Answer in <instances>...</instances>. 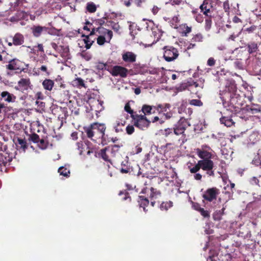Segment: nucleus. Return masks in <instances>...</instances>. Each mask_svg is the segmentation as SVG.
<instances>
[{
    "mask_svg": "<svg viewBox=\"0 0 261 261\" xmlns=\"http://www.w3.org/2000/svg\"><path fill=\"white\" fill-rule=\"evenodd\" d=\"M12 160V156L7 152H0V166H6Z\"/></svg>",
    "mask_w": 261,
    "mask_h": 261,
    "instance_id": "nucleus-16",
    "label": "nucleus"
},
{
    "mask_svg": "<svg viewBox=\"0 0 261 261\" xmlns=\"http://www.w3.org/2000/svg\"><path fill=\"white\" fill-rule=\"evenodd\" d=\"M57 51L60 54L62 57L69 59V48L68 46L59 45Z\"/></svg>",
    "mask_w": 261,
    "mask_h": 261,
    "instance_id": "nucleus-23",
    "label": "nucleus"
},
{
    "mask_svg": "<svg viewBox=\"0 0 261 261\" xmlns=\"http://www.w3.org/2000/svg\"><path fill=\"white\" fill-rule=\"evenodd\" d=\"M192 206L195 210H196L198 212H199L200 209H201L202 208L200 206V204L198 203H193Z\"/></svg>",
    "mask_w": 261,
    "mask_h": 261,
    "instance_id": "nucleus-63",
    "label": "nucleus"
},
{
    "mask_svg": "<svg viewBox=\"0 0 261 261\" xmlns=\"http://www.w3.org/2000/svg\"><path fill=\"white\" fill-rule=\"evenodd\" d=\"M203 37L200 33H198L194 35L191 39V42H202L203 41Z\"/></svg>",
    "mask_w": 261,
    "mask_h": 261,
    "instance_id": "nucleus-48",
    "label": "nucleus"
},
{
    "mask_svg": "<svg viewBox=\"0 0 261 261\" xmlns=\"http://www.w3.org/2000/svg\"><path fill=\"white\" fill-rule=\"evenodd\" d=\"M190 124L188 120L184 117H181L178 121L174 125V133L177 136L184 135L185 130Z\"/></svg>",
    "mask_w": 261,
    "mask_h": 261,
    "instance_id": "nucleus-5",
    "label": "nucleus"
},
{
    "mask_svg": "<svg viewBox=\"0 0 261 261\" xmlns=\"http://www.w3.org/2000/svg\"><path fill=\"white\" fill-rule=\"evenodd\" d=\"M17 143L19 145V147L25 151L28 148V144L25 139L17 138Z\"/></svg>",
    "mask_w": 261,
    "mask_h": 261,
    "instance_id": "nucleus-37",
    "label": "nucleus"
},
{
    "mask_svg": "<svg viewBox=\"0 0 261 261\" xmlns=\"http://www.w3.org/2000/svg\"><path fill=\"white\" fill-rule=\"evenodd\" d=\"M142 150V148L141 146V144H138L137 145H136L135 146V147L134 148V150H133V151L136 153V154H138V153H140Z\"/></svg>",
    "mask_w": 261,
    "mask_h": 261,
    "instance_id": "nucleus-59",
    "label": "nucleus"
},
{
    "mask_svg": "<svg viewBox=\"0 0 261 261\" xmlns=\"http://www.w3.org/2000/svg\"><path fill=\"white\" fill-rule=\"evenodd\" d=\"M48 28L40 25H33L31 30L33 35L36 38L39 37L43 31H47Z\"/></svg>",
    "mask_w": 261,
    "mask_h": 261,
    "instance_id": "nucleus-18",
    "label": "nucleus"
},
{
    "mask_svg": "<svg viewBox=\"0 0 261 261\" xmlns=\"http://www.w3.org/2000/svg\"><path fill=\"white\" fill-rule=\"evenodd\" d=\"M121 2L127 7H129L131 6V2L133 0H120Z\"/></svg>",
    "mask_w": 261,
    "mask_h": 261,
    "instance_id": "nucleus-62",
    "label": "nucleus"
},
{
    "mask_svg": "<svg viewBox=\"0 0 261 261\" xmlns=\"http://www.w3.org/2000/svg\"><path fill=\"white\" fill-rule=\"evenodd\" d=\"M125 123V121H122L120 120H117L113 124V127L115 130V132L117 133L123 132Z\"/></svg>",
    "mask_w": 261,
    "mask_h": 261,
    "instance_id": "nucleus-22",
    "label": "nucleus"
},
{
    "mask_svg": "<svg viewBox=\"0 0 261 261\" xmlns=\"http://www.w3.org/2000/svg\"><path fill=\"white\" fill-rule=\"evenodd\" d=\"M180 28L182 30V34H184V36H187V34L190 33L192 31L191 27H188L187 24H181Z\"/></svg>",
    "mask_w": 261,
    "mask_h": 261,
    "instance_id": "nucleus-40",
    "label": "nucleus"
},
{
    "mask_svg": "<svg viewBox=\"0 0 261 261\" xmlns=\"http://www.w3.org/2000/svg\"><path fill=\"white\" fill-rule=\"evenodd\" d=\"M126 133L130 135L133 134L135 131V128L133 125H128L126 127Z\"/></svg>",
    "mask_w": 261,
    "mask_h": 261,
    "instance_id": "nucleus-57",
    "label": "nucleus"
},
{
    "mask_svg": "<svg viewBox=\"0 0 261 261\" xmlns=\"http://www.w3.org/2000/svg\"><path fill=\"white\" fill-rule=\"evenodd\" d=\"M108 150L107 147H106L105 148L100 149L98 153V154L99 157L105 161L112 163L111 156L109 153L108 152Z\"/></svg>",
    "mask_w": 261,
    "mask_h": 261,
    "instance_id": "nucleus-21",
    "label": "nucleus"
},
{
    "mask_svg": "<svg viewBox=\"0 0 261 261\" xmlns=\"http://www.w3.org/2000/svg\"><path fill=\"white\" fill-rule=\"evenodd\" d=\"M216 61L214 58L211 57L207 61V65L208 66H214L216 64Z\"/></svg>",
    "mask_w": 261,
    "mask_h": 261,
    "instance_id": "nucleus-58",
    "label": "nucleus"
},
{
    "mask_svg": "<svg viewBox=\"0 0 261 261\" xmlns=\"http://www.w3.org/2000/svg\"><path fill=\"white\" fill-rule=\"evenodd\" d=\"M39 70L45 72L47 75H48L50 73L48 71L47 68L45 65H42L40 68H38V71Z\"/></svg>",
    "mask_w": 261,
    "mask_h": 261,
    "instance_id": "nucleus-61",
    "label": "nucleus"
},
{
    "mask_svg": "<svg viewBox=\"0 0 261 261\" xmlns=\"http://www.w3.org/2000/svg\"><path fill=\"white\" fill-rule=\"evenodd\" d=\"M220 121L222 124H224L227 127H230L234 124V122L231 118L226 116L222 117L220 119Z\"/></svg>",
    "mask_w": 261,
    "mask_h": 261,
    "instance_id": "nucleus-28",
    "label": "nucleus"
},
{
    "mask_svg": "<svg viewBox=\"0 0 261 261\" xmlns=\"http://www.w3.org/2000/svg\"><path fill=\"white\" fill-rule=\"evenodd\" d=\"M189 103L191 105L201 107L203 106V102L199 99H193L189 101Z\"/></svg>",
    "mask_w": 261,
    "mask_h": 261,
    "instance_id": "nucleus-49",
    "label": "nucleus"
},
{
    "mask_svg": "<svg viewBox=\"0 0 261 261\" xmlns=\"http://www.w3.org/2000/svg\"><path fill=\"white\" fill-rule=\"evenodd\" d=\"M84 129L88 138L97 142L98 138L97 135H96L95 129L94 128L93 123L91 124L89 126L84 127Z\"/></svg>",
    "mask_w": 261,
    "mask_h": 261,
    "instance_id": "nucleus-12",
    "label": "nucleus"
},
{
    "mask_svg": "<svg viewBox=\"0 0 261 261\" xmlns=\"http://www.w3.org/2000/svg\"><path fill=\"white\" fill-rule=\"evenodd\" d=\"M73 82L76 86L82 87H85L84 80L80 77H77L75 79V80H74Z\"/></svg>",
    "mask_w": 261,
    "mask_h": 261,
    "instance_id": "nucleus-50",
    "label": "nucleus"
},
{
    "mask_svg": "<svg viewBox=\"0 0 261 261\" xmlns=\"http://www.w3.org/2000/svg\"><path fill=\"white\" fill-rule=\"evenodd\" d=\"M200 215L205 219H209L210 218V211L207 210H205L203 208L200 209V211L199 212Z\"/></svg>",
    "mask_w": 261,
    "mask_h": 261,
    "instance_id": "nucleus-47",
    "label": "nucleus"
},
{
    "mask_svg": "<svg viewBox=\"0 0 261 261\" xmlns=\"http://www.w3.org/2000/svg\"><path fill=\"white\" fill-rule=\"evenodd\" d=\"M93 123L94 128L95 131L99 132V135H97L98 140L101 144L103 145L107 144L109 142V139L108 135L105 134L106 130V126L103 123H100L98 122H94Z\"/></svg>",
    "mask_w": 261,
    "mask_h": 261,
    "instance_id": "nucleus-4",
    "label": "nucleus"
},
{
    "mask_svg": "<svg viewBox=\"0 0 261 261\" xmlns=\"http://www.w3.org/2000/svg\"><path fill=\"white\" fill-rule=\"evenodd\" d=\"M162 134L165 137H170L172 136L173 135H175L174 133V129L173 128H165L164 130H161Z\"/></svg>",
    "mask_w": 261,
    "mask_h": 261,
    "instance_id": "nucleus-36",
    "label": "nucleus"
},
{
    "mask_svg": "<svg viewBox=\"0 0 261 261\" xmlns=\"http://www.w3.org/2000/svg\"><path fill=\"white\" fill-rule=\"evenodd\" d=\"M221 95L223 105L227 110L237 111L244 104L243 97L237 93L236 84L232 79L227 81Z\"/></svg>",
    "mask_w": 261,
    "mask_h": 261,
    "instance_id": "nucleus-2",
    "label": "nucleus"
},
{
    "mask_svg": "<svg viewBox=\"0 0 261 261\" xmlns=\"http://www.w3.org/2000/svg\"><path fill=\"white\" fill-rule=\"evenodd\" d=\"M124 110L128 113L130 114L132 118H134L135 115L137 114L136 112L132 110L129 102L125 104L124 106Z\"/></svg>",
    "mask_w": 261,
    "mask_h": 261,
    "instance_id": "nucleus-41",
    "label": "nucleus"
},
{
    "mask_svg": "<svg viewBox=\"0 0 261 261\" xmlns=\"http://www.w3.org/2000/svg\"><path fill=\"white\" fill-rule=\"evenodd\" d=\"M256 29V26L253 25L249 28L245 29L244 31L248 32V33H253Z\"/></svg>",
    "mask_w": 261,
    "mask_h": 261,
    "instance_id": "nucleus-60",
    "label": "nucleus"
},
{
    "mask_svg": "<svg viewBox=\"0 0 261 261\" xmlns=\"http://www.w3.org/2000/svg\"><path fill=\"white\" fill-rule=\"evenodd\" d=\"M37 144L39 147H40L41 149H45L47 147V143L43 139H40Z\"/></svg>",
    "mask_w": 261,
    "mask_h": 261,
    "instance_id": "nucleus-51",
    "label": "nucleus"
},
{
    "mask_svg": "<svg viewBox=\"0 0 261 261\" xmlns=\"http://www.w3.org/2000/svg\"><path fill=\"white\" fill-rule=\"evenodd\" d=\"M137 7H141L142 4L145 2V0H133L132 1Z\"/></svg>",
    "mask_w": 261,
    "mask_h": 261,
    "instance_id": "nucleus-64",
    "label": "nucleus"
},
{
    "mask_svg": "<svg viewBox=\"0 0 261 261\" xmlns=\"http://www.w3.org/2000/svg\"><path fill=\"white\" fill-rule=\"evenodd\" d=\"M182 0H169L166 4H170L172 6H179L182 3Z\"/></svg>",
    "mask_w": 261,
    "mask_h": 261,
    "instance_id": "nucleus-53",
    "label": "nucleus"
},
{
    "mask_svg": "<svg viewBox=\"0 0 261 261\" xmlns=\"http://www.w3.org/2000/svg\"><path fill=\"white\" fill-rule=\"evenodd\" d=\"M170 106L168 103H165L164 105L159 104L156 107V109L158 111H161L162 112H165L167 111V109H169Z\"/></svg>",
    "mask_w": 261,
    "mask_h": 261,
    "instance_id": "nucleus-39",
    "label": "nucleus"
},
{
    "mask_svg": "<svg viewBox=\"0 0 261 261\" xmlns=\"http://www.w3.org/2000/svg\"><path fill=\"white\" fill-rule=\"evenodd\" d=\"M58 172L60 175L65 177H69L70 174V171L66 168L61 167L58 169Z\"/></svg>",
    "mask_w": 261,
    "mask_h": 261,
    "instance_id": "nucleus-38",
    "label": "nucleus"
},
{
    "mask_svg": "<svg viewBox=\"0 0 261 261\" xmlns=\"http://www.w3.org/2000/svg\"><path fill=\"white\" fill-rule=\"evenodd\" d=\"M6 68L9 70H16L21 69V62L17 59H13L9 61L8 65H6Z\"/></svg>",
    "mask_w": 261,
    "mask_h": 261,
    "instance_id": "nucleus-15",
    "label": "nucleus"
},
{
    "mask_svg": "<svg viewBox=\"0 0 261 261\" xmlns=\"http://www.w3.org/2000/svg\"><path fill=\"white\" fill-rule=\"evenodd\" d=\"M119 195L121 197V199L122 200H126L128 199L129 201H131V198L129 196V194L126 191H120L119 193Z\"/></svg>",
    "mask_w": 261,
    "mask_h": 261,
    "instance_id": "nucleus-42",
    "label": "nucleus"
},
{
    "mask_svg": "<svg viewBox=\"0 0 261 261\" xmlns=\"http://www.w3.org/2000/svg\"><path fill=\"white\" fill-rule=\"evenodd\" d=\"M229 258H230V254L224 253L223 251L218 250L211 252V255L207 261H228Z\"/></svg>",
    "mask_w": 261,
    "mask_h": 261,
    "instance_id": "nucleus-8",
    "label": "nucleus"
},
{
    "mask_svg": "<svg viewBox=\"0 0 261 261\" xmlns=\"http://www.w3.org/2000/svg\"><path fill=\"white\" fill-rule=\"evenodd\" d=\"M132 119L134 120V125L142 130L147 128L150 123L145 115L137 114Z\"/></svg>",
    "mask_w": 261,
    "mask_h": 261,
    "instance_id": "nucleus-7",
    "label": "nucleus"
},
{
    "mask_svg": "<svg viewBox=\"0 0 261 261\" xmlns=\"http://www.w3.org/2000/svg\"><path fill=\"white\" fill-rule=\"evenodd\" d=\"M212 17H207V18L205 20V29L207 31H208L211 28L212 24Z\"/></svg>",
    "mask_w": 261,
    "mask_h": 261,
    "instance_id": "nucleus-46",
    "label": "nucleus"
},
{
    "mask_svg": "<svg viewBox=\"0 0 261 261\" xmlns=\"http://www.w3.org/2000/svg\"><path fill=\"white\" fill-rule=\"evenodd\" d=\"M110 67L111 66L108 65L107 64H105L102 62H98L96 64L95 68L98 71L106 70L109 72Z\"/></svg>",
    "mask_w": 261,
    "mask_h": 261,
    "instance_id": "nucleus-30",
    "label": "nucleus"
},
{
    "mask_svg": "<svg viewBox=\"0 0 261 261\" xmlns=\"http://www.w3.org/2000/svg\"><path fill=\"white\" fill-rule=\"evenodd\" d=\"M223 7L224 11L227 13L229 12L230 10V5H229V2L228 0H226L224 2L223 4Z\"/></svg>",
    "mask_w": 261,
    "mask_h": 261,
    "instance_id": "nucleus-54",
    "label": "nucleus"
},
{
    "mask_svg": "<svg viewBox=\"0 0 261 261\" xmlns=\"http://www.w3.org/2000/svg\"><path fill=\"white\" fill-rule=\"evenodd\" d=\"M195 152L201 160H199L193 167L189 166L190 172L196 173L201 169L206 171V173L208 176L214 177L215 173L213 169L215 165L212 160L214 155L212 148L206 145H203L200 148H196Z\"/></svg>",
    "mask_w": 261,
    "mask_h": 261,
    "instance_id": "nucleus-1",
    "label": "nucleus"
},
{
    "mask_svg": "<svg viewBox=\"0 0 261 261\" xmlns=\"http://www.w3.org/2000/svg\"><path fill=\"white\" fill-rule=\"evenodd\" d=\"M220 194V190L216 187L207 189L202 195L203 198L208 202L216 200Z\"/></svg>",
    "mask_w": 261,
    "mask_h": 261,
    "instance_id": "nucleus-9",
    "label": "nucleus"
},
{
    "mask_svg": "<svg viewBox=\"0 0 261 261\" xmlns=\"http://www.w3.org/2000/svg\"><path fill=\"white\" fill-rule=\"evenodd\" d=\"M40 137L36 133H33L29 135V140L32 141L33 143H37L39 141Z\"/></svg>",
    "mask_w": 261,
    "mask_h": 261,
    "instance_id": "nucleus-44",
    "label": "nucleus"
},
{
    "mask_svg": "<svg viewBox=\"0 0 261 261\" xmlns=\"http://www.w3.org/2000/svg\"><path fill=\"white\" fill-rule=\"evenodd\" d=\"M120 171L123 174L130 173L131 170L130 166L128 165V161H124L121 162Z\"/></svg>",
    "mask_w": 261,
    "mask_h": 261,
    "instance_id": "nucleus-26",
    "label": "nucleus"
},
{
    "mask_svg": "<svg viewBox=\"0 0 261 261\" xmlns=\"http://www.w3.org/2000/svg\"><path fill=\"white\" fill-rule=\"evenodd\" d=\"M42 86L45 90L50 91L54 86V82L51 80L46 79L43 81Z\"/></svg>",
    "mask_w": 261,
    "mask_h": 261,
    "instance_id": "nucleus-27",
    "label": "nucleus"
},
{
    "mask_svg": "<svg viewBox=\"0 0 261 261\" xmlns=\"http://www.w3.org/2000/svg\"><path fill=\"white\" fill-rule=\"evenodd\" d=\"M173 206V202L171 201L163 202L160 205V209L162 211H168Z\"/></svg>",
    "mask_w": 261,
    "mask_h": 261,
    "instance_id": "nucleus-34",
    "label": "nucleus"
},
{
    "mask_svg": "<svg viewBox=\"0 0 261 261\" xmlns=\"http://www.w3.org/2000/svg\"><path fill=\"white\" fill-rule=\"evenodd\" d=\"M150 193L149 195V198L151 200L153 199H156L161 195V192L158 190L156 189L151 187L150 189Z\"/></svg>",
    "mask_w": 261,
    "mask_h": 261,
    "instance_id": "nucleus-31",
    "label": "nucleus"
},
{
    "mask_svg": "<svg viewBox=\"0 0 261 261\" xmlns=\"http://www.w3.org/2000/svg\"><path fill=\"white\" fill-rule=\"evenodd\" d=\"M106 42V38L103 36H99L97 38V43L99 45H102Z\"/></svg>",
    "mask_w": 261,
    "mask_h": 261,
    "instance_id": "nucleus-55",
    "label": "nucleus"
},
{
    "mask_svg": "<svg viewBox=\"0 0 261 261\" xmlns=\"http://www.w3.org/2000/svg\"><path fill=\"white\" fill-rule=\"evenodd\" d=\"M251 163L256 166H261V161L259 159V157L258 155H255L254 159L252 160Z\"/></svg>",
    "mask_w": 261,
    "mask_h": 261,
    "instance_id": "nucleus-52",
    "label": "nucleus"
},
{
    "mask_svg": "<svg viewBox=\"0 0 261 261\" xmlns=\"http://www.w3.org/2000/svg\"><path fill=\"white\" fill-rule=\"evenodd\" d=\"M179 21L178 17L177 16H174L170 21V25L172 28L177 29Z\"/></svg>",
    "mask_w": 261,
    "mask_h": 261,
    "instance_id": "nucleus-45",
    "label": "nucleus"
},
{
    "mask_svg": "<svg viewBox=\"0 0 261 261\" xmlns=\"http://www.w3.org/2000/svg\"><path fill=\"white\" fill-rule=\"evenodd\" d=\"M153 108H156V107L144 105L142 107L141 111L145 116L146 115H149L151 114V111Z\"/></svg>",
    "mask_w": 261,
    "mask_h": 261,
    "instance_id": "nucleus-33",
    "label": "nucleus"
},
{
    "mask_svg": "<svg viewBox=\"0 0 261 261\" xmlns=\"http://www.w3.org/2000/svg\"><path fill=\"white\" fill-rule=\"evenodd\" d=\"M137 55L132 51H125L122 54V59L124 62L133 63L136 61Z\"/></svg>",
    "mask_w": 261,
    "mask_h": 261,
    "instance_id": "nucleus-13",
    "label": "nucleus"
},
{
    "mask_svg": "<svg viewBox=\"0 0 261 261\" xmlns=\"http://www.w3.org/2000/svg\"><path fill=\"white\" fill-rule=\"evenodd\" d=\"M227 205L226 202L222 205V208L220 210L215 211L213 214V218L215 221H220L222 219V216L225 214V211Z\"/></svg>",
    "mask_w": 261,
    "mask_h": 261,
    "instance_id": "nucleus-19",
    "label": "nucleus"
},
{
    "mask_svg": "<svg viewBox=\"0 0 261 261\" xmlns=\"http://www.w3.org/2000/svg\"><path fill=\"white\" fill-rule=\"evenodd\" d=\"M138 202L140 207H143L144 212H146V206L149 203V200L143 196H139Z\"/></svg>",
    "mask_w": 261,
    "mask_h": 261,
    "instance_id": "nucleus-24",
    "label": "nucleus"
},
{
    "mask_svg": "<svg viewBox=\"0 0 261 261\" xmlns=\"http://www.w3.org/2000/svg\"><path fill=\"white\" fill-rule=\"evenodd\" d=\"M248 52L250 54L256 53L258 50L257 43L255 42H251L246 45Z\"/></svg>",
    "mask_w": 261,
    "mask_h": 261,
    "instance_id": "nucleus-25",
    "label": "nucleus"
},
{
    "mask_svg": "<svg viewBox=\"0 0 261 261\" xmlns=\"http://www.w3.org/2000/svg\"><path fill=\"white\" fill-rule=\"evenodd\" d=\"M1 96L2 98L4 99V100L6 102L10 103V102H14L16 100V97L13 94L9 93L8 91H3L1 93Z\"/></svg>",
    "mask_w": 261,
    "mask_h": 261,
    "instance_id": "nucleus-20",
    "label": "nucleus"
},
{
    "mask_svg": "<svg viewBox=\"0 0 261 261\" xmlns=\"http://www.w3.org/2000/svg\"><path fill=\"white\" fill-rule=\"evenodd\" d=\"M212 0H204L200 6V12L206 17L214 16V8Z\"/></svg>",
    "mask_w": 261,
    "mask_h": 261,
    "instance_id": "nucleus-6",
    "label": "nucleus"
},
{
    "mask_svg": "<svg viewBox=\"0 0 261 261\" xmlns=\"http://www.w3.org/2000/svg\"><path fill=\"white\" fill-rule=\"evenodd\" d=\"M106 25L112 28L116 31H118L120 29V26L118 22H115L111 20H107L106 22Z\"/></svg>",
    "mask_w": 261,
    "mask_h": 261,
    "instance_id": "nucleus-35",
    "label": "nucleus"
},
{
    "mask_svg": "<svg viewBox=\"0 0 261 261\" xmlns=\"http://www.w3.org/2000/svg\"><path fill=\"white\" fill-rule=\"evenodd\" d=\"M122 145H113L107 146L108 152L109 153L111 158H115L120 154V148Z\"/></svg>",
    "mask_w": 261,
    "mask_h": 261,
    "instance_id": "nucleus-17",
    "label": "nucleus"
},
{
    "mask_svg": "<svg viewBox=\"0 0 261 261\" xmlns=\"http://www.w3.org/2000/svg\"><path fill=\"white\" fill-rule=\"evenodd\" d=\"M24 41L23 36L19 33L14 35L12 37V42H9L8 45L11 46L12 45L15 46H18L22 45Z\"/></svg>",
    "mask_w": 261,
    "mask_h": 261,
    "instance_id": "nucleus-14",
    "label": "nucleus"
},
{
    "mask_svg": "<svg viewBox=\"0 0 261 261\" xmlns=\"http://www.w3.org/2000/svg\"><path fill=\"white\" fill-rule=\"evenodd\" d=\"M86 9L90 13H94L96 11V5L93 3H87Z\"/></svg>",
    "mask_w": 261,
    "mask_h": 261,
    "instance_id": "nucleus-43",
    "label": "nucleus"
},
{
    "mask_svg": "<svg viewBox=\"0 0 261 261\" xmlns=\"http://www.w3.org/2000/svg\"><path fill=\"white\" fill-rule=\"evenodd\" d=\"M82 37L85 38L84 39V41L85 43V47L86 49H89L94 42V40H91L90 38V35H82Z\"/></svg>",
    "mask_w": 261,
    "mask_h": 261,
    "instance_id": "nucleus-32",
    "label": "nucleus"
},
{
    "mask_svg": "<svg viewBox=\"0 0 261 261\" xmlns=\"http://www.w3.org/2000/svg\"><path fill=\"white\" fill-rule=\"evenodd\" d=\"M31 86L32 85L29 78H22L18 82V87H16L15 89L23 92L31 88Z\"/></svg>",
    "mask_w": 261,
    "mask_h": 261,
    "instance_id": "nucleus-11",
    "label": "nucleus"
},
{
    "mask_svg": "<svg viewBox=\"0 0 261 261\" xmlns=\"http://www.w3.org/2000/svg\"><path fill=\"white\" fill-rule=\"evenodd\" d=\"M163 49V58L168 62L175 61L179 55L178 50L172 46H165Z\"/></svg>",
    "mask_w": 261,
    "mask_h": 261,
    "instance_id": "nucleus-3",
    "label": "nucleus"
},
{
    "mask_svg": "<svg viewBox=\"0 0 261 261\" xmlns=\"http://www.w3.org/2000/svg\"><path fill=\"white\" fill-rule=\"evenodd\" d=\"M109 72L113 76H120L122 78H125L127 76L128 70L123 66L115 65L113 67H110Z\"/></svg>",
    "mask_w": 261,
    "mask_h": 261,
    "instance_id": "nucleus-10",
    "label": "nucleus"
},
{
    "mask_svg": "<svg viewBox=\"0 0 261 261\" xmlns=\"http://www.w3.org/2000/svg\"><path fill=\"white\" fill-rule=\"evenodd\" d=\"M250 184L254 186H257L259 188L261 187V176L260 175L258 177H252L249 179Z\"/></svg>",
    "mask_w": 261,
    "mask_h": 261,
    "instance_id": "nucleus-29",
    "label": "nucleus"
},
{
    "mask_svg": "<svg viewBox=\"0 0 261 261\" xmlns=\"http://www.w3.org/2000/svg\"><path fill=\"white\" fill-rule=\"evenodd\" d=\"M104 29L102 27H98L97 28H95L94 27L91 28L90 34L88 35H90V37L95 34V32H98L100 33V30Z\"/></svg>",
    "mask_w": 261,
    "mask_h": 261,
    "instance_id": "nucleus-56",
    "label": "nucleus"
}]
</instances>
